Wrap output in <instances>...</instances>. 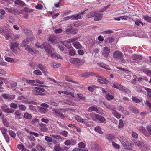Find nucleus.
<instances>
[{"mask_svg": "<svg viewBox=\"0 0 151 151\" xmlns=\"http://www.w3.org/2000/svg\"><path fill=\"white\" fill-rule=\"evenodd\" d=\"M143 17L144 19L146 21L151 22V17L147 15H144L143 16Z\"/></svg>", "mask_w": 151, "mask_h": 151, "instance_id": "33", "label": "nucleus"}, {"mask_svg": "<svg viewBox=\"0 0 151 151\" xmlns=\"http://www.w3.org/2000/svg\"><path fill=\"white\" fill-rule=\"evenodd\" d=\"M102 91L103 94L105 96L110 93V90L109 89L106 88H102Z\"/></svg>", "mask_w": 151, "mask_h": 151, "instance_id": "23", "label": "nucleus"}, {"mask_svg": "<svg viewBox=\"0 0 151 151\" xmlns=\"http://www.w3.org/2000/svg\"><path fill=\"white\" fill-rule=\"evenodd\" d=\"M74 47L76 49H81L82 48V45L78 42H76L73 44Z\"/></svg>", "mask_w": 151, "mask_h": 151, "instance_id": "24", "label": "nucleus"}, {"mask_svg": "<svg viewBox=\"0 0 151 151\" xmlns=\"http://www.w3.org/2000/svg\"><path fill=\"white\" fill-rule=\"evenodd\" d=\"M95 131L100 134H102L103 132L101 131V128L99 126H97L95 127L94 129Z\"/></svg>", "mask_w": 151, "mask_h": 151, "instance_id": "28", "label": "nucleus"}, {"mask_svg": "<svg viewBox=\"0 0 151 151\" xmlns=\"http://www.w3.org/2000/svg\"><path fill=\"white\" fill-rule=\"evenodd\" d=\"M75 119L78 121L83 123L87 124L88 123V120L86 119H83L81 116H76L75 117Z\"/></svg>", "mask_w": 151, "mask_h": 151, "instance_id": "13", "label": "nucleus"}, {"mask_svg": "<svg viewBox=\"0 0 151 151\" xmlns=\"http://www.w3.org/2000/svg\"><path fill=\"white\" fill-rule=\"evenodd\" d=\"M61 149V147L59 145H56L54 146V151H59Z\"/></svg>", "mask_w": 151, "mask_h": 151, "instance_id": "61", "label": "nucleus"}, {"mask_svg": "<svg viewBox=\"0 0 151 151\" xmlns=\"http://www.w3.org/2000/svg\"><path fill=\"white\" fill-rule=\"evenodd\" d=\"M50 65L54 68H57L60 66V63L55 62H51L50 63Z\"/></svg>", "mask_w": 151, "mask_h": 151, "instance_id": "21", "label": "nucleus"}, {"mask_svg": "<svg viewBox=\"0 0 151 151\" xmlns=\"http://www.w3.org/2000/svg\"><path fill=\"white\" fill-rule=\"evenodd\" d=\"M147 92V96L151 99V89L143 87Z\"/></svg>", "mask_w": 151, "mask_h": 151, "instance_id": "35", "label": "nucleus"}, {"mask_svg": "<svg viewBox=\"0 0 151 151\" xmlns=\"http://www.w3.org/2000/svg\"><path fill=\"white\" fill-rule=\"evenodd\" d=\"M96 12H92L90 13L87 16V17L88 18H91L94 16H95Z\"/></svg>", "mask_w": 151, "mask_h": 151, "instance_id": "39", "label": "nucleus"}, {"mask_svg": "<svg viewBox=\"0 0 151 151\" xmlns=\"http://www.w3.org/2000/svg\"><path fill=\"white\" fill-rule=\"evenodd\" d=\"M0 130L6 142L7 143H9V137L7 134V129L4 127H2L1 128Z\"/></svg>", "mask_w": 151, "mask_h": 151, "instance_id": "3", "label": "nucleus"}, {"mask_svg": "<svg viewBox=\"0 0 151 151\" xmlns=\"http://www.w3.org/2000/svg\"><path fill=\"white\" fill-rule=\"evenodd\" d=\"M71 20H77L80 19L81 18V16L80 14L74 15L71 16Z\"/></svg>", "mask_w": 151, "mask_h": 151, "instance_id": "26", "label": "nucleus"}, {"mask_svg": "<svg viewBox=\"0 0 151 151\" xmlns=\"http://www.w3.org/2000/svg\"><path fill=\"white\" fill-rule=\"evenodd\" d=\"M9 133L10 136L13 138H15L16 136V134L15 133L12 131H9Z\"/></svg>", "mask_w": 151, "mask_h": 151, "instance_id": "41", "label": "nucleus"}, {"mask_svg": "<svg viewBox=\"0 0 151 151\" xmlns=\"http://www.w3.org/2000/svg\"><path fill=\"white\" fill-rule=\"evenodd\" d=\"M110 49L107 47L103 48L101 52L103 55L105 57H107L110 52Z\"/></svg>", "mask_w": 151, "mask_h": 151, "instance_id": "6", "label": "nucleus"}, {"mask_svg": "<svg viewBox=\"0 0 151 151\" xmlns=\"http://www.w3.org/2000/svg\"><path fill=\"white\" fill-rule=\"evenodd\" d=\"M143 72L146 74L147 76L151 77V71L147 69H144Z\"/></svg>", "mask_w": 151, "mask_h": 151, "instance_id": "47", "label": "nucleus"}, {"mask_svg": "<svg viewBox=\"0 0 151 151\" xmlns=\"http://www.w3.org/2000/svg\"><path fill=\"white\" fill-rule=\"evenodd\" d=\"M37 148L38 151H46L44 148L40 145L37 146Z\"/></svg>", "mask_w": 151, "mask_h": 151, "instance_id": "60", "label": "nucleus"}, {"mask_svg": "<svg viewBox=\"0 0 151 151\" xmlns=\"http://www.w3.org/2000/svg\"><path fill=\"white\" fill-rule=\"evenodd\" d=\"M65 103L66 104L71 106H75L76 105V104L74 102H73L71 101L66 100Z\"/></svg>", "mask_w": 151, "mask_h": 151, "instance_id": "37", "label": "nucleus"}, {"mask_svg": "<svg viewBox=\"0 0 151 151\" xmlns=\"http://www.w3.org/2000/svg\"><path fill=\"white\" fill-rule=\"evenodd\" d=\"M124 125L123 122V121L120 119L119 121V123L118 125V128H122L123 127Z\"/></svg>", "mask_w": 151, "mask_h": 151, "instance_id": "62", "label": "nucleus"}, {"mask_svg": "<svg viewBox=\"0 0 151 151\" xmlns=\"http://www.w3.org/2000/svg\"><path fill=\"white\" fill-rule=\"evenodd\" d=\"M24 117L25 119H30L32 118V115L31 114L28 112H26L24 114Z\"/></svg>", "mask_w": 151, "mask_h": 151, "instance_id": "27", "label": "nucleus"}, {"mask_svg": "<svg viewBox=\"0 0 151 151\" xmlns=\"http://www.w3.org/2000/svg\"><path fill=\"white\" fill-rule=\"evenodd\" d=\"M15 3L19 5H24V3L21 0H17L15 1Z\"/></svg>", "mask_w": 151, "mask_h": 151, "instance_id": "43", "label": "nucleus"}, {"mask_svg": "<svg viewBox=\"0 0 151 151\" xmlns=\"http://www.w3.org/2000/svg\"><path fill=\"white\" fill-rule=\"evenodd\" d=\"M98 81L102 84L105 83L107 84L109 83V81L105 78L101 76L99 77L97 80Z\"/></svg>", "mask_w": 151, "mask_h": 151, "instance_id": "12", "label": "nucleus"}, {"mask_svg": "<svg viewBox=\"0 0 151 151\" xmlns=\"http://www.w3.org/2000/svg\"><path fill=\"white\" fill-rule=\"evenodd\" d=\"M53 138L56 139H61V140H64V138L60 136L57 135L52 134L50 135Z\"/></svg>", "mask_w": 151, "mask_h": 151, "instance_id": "29", "label": "nucleus"}, {"mask_svg": "<svg viewBox=\"0 0 151 151\" xmlns=\"http://www.w3.org/2000/svg\"><path fill=\"white\" fill-rule=\"evenodd\" d=\"M32 93L35 95H38L40 94V91L38 90L35 89L32 91Z\"/></svg>", "mask_w": 151, "mask_h": 151, "instance_id": "55", "label": "nucleus"}, {"mask_svg": "<svg viewBox=\"0 0 151 151\" xmlns=\"http://www.w3.org/2000/svg\"><path fill=\"white\" fill-rule=\"evenodd\" d=\"M57 38V37L52 35L49 37V41H50L52 43L56 44L58 43V42L56 40Z\"/></svg>", "mask_w": 151, "mask_h": 151, "instance_id": "16", "label": "nucleus"}, {"mask_svg": "<svg viewBox=\"0 0 151 151\" xmlns=\"http://www.w3.org/2000/svg\"><path fill=\"white\" fill-rule=\"evenodd\" d=\"M124 148L127 150H130L131 148V146L130 144H129L127 142L126 143V145H123Z\"/></svg>", "mask_w": 151, "mask_h": 151, "instance_id": "44", "label": "nucleus"}, {"mask_svg": "<svg viewBox=\"0 0 151 151\" xmlns=\"http://www.w3.org/2000/svg\"><path fill=\"white\" fill-rule=\"evenodd\" d=\"M45 49V51L50 56L55 59H62L63 58L56 53L53 52L54 49L50 44L46 42L44 43Z\"/></svg>", "mask_w": 151, "mask_h": 151, "instance_id": "1", "label": "nucleus"}, {"mask_svg": "<svg viewBox=\"0 0 151 151\" xmlns=\"http://www.w3.org/2000/svg\"><path fill=\"white\" fill-rule=\"evenodd\" d=\"M137 129L144 133L146 132L145 128L142 126L137 127Z\"/></svg>", "mask_w": 151, "mask_h": 151, "instance_id": "45", "label": "nucleus"}, {"mask_svg": "<svg viewBox=\"0 0 151 151\" xmlns=\"http://www.w3.org/2000/svg\"><path fill=\"white\" fill-rule=\"evenodd\" d=\"M78 39V38L77 37H74L71 38L70 39H68L67 40V42L68 44H70L71 43L73 42L74 41H76Z\"/></svg>", "mask_w": 151, "mask_h": 151, "instance_id": "30", "label": "nucleus"}, {"mask_svg": "<svg viewBox=\"0 0 151 151\" xmlns=\"http://www.w3.org/2000/svg\"><path fill=\"white\" fill-rule=\"evenodd\" d=\"M14 114L15 115L16 117H17L18 116L21 115V112L18 110H16L15 111Z\"/></svg>", "mask_w": 151, "mask_h": 151, "instance_id": "63", "label": "nucleus"}, {"mask_svg": "<svg viewBox=\"0 0 151 151\" xmlns=\"http://www.w3.org/2000/svg\"><path fill=\"white\" fill-rule=\"evenodd\" d=\"M5 59L6 61L9 62L13 63L14 61V59L9 57H6Z\"/></svg>", "mask_w": 151, "mask_h": 151, "instance_id": "50", "label": "nucleus"}, {"mask_svg": "<svg viewBox=\"0 0 151 151\" xmlns=\"http://www.w3.org/2000/svg\"><path fill=\"white\" fill-rule=\"evenodd\" d=\"M19 110L22 111H24L26 109L25 106L23 105H19Z\"/></svg>", "mask_w": 151, "mask_h": 151, "instance_id": "48", "label": "nucleus"}, {"mask_svg": "<svg viewBox=\"0 0 151 151\" xmlns=\"http://www.w3.org/2000/svg\"><path fill=\"white\" fill-rule=\"evenodd\" d=\"M34 73L38 75H42V72L39 70H36L33 72Z\"/></svg>", "mask_w": 151, "mask_h": 151, "instance_id": "58", "label": "nucleus"}, {"mask_svg": "<svg viewBox=\"0 0 151 151\" xmlns=\"http://www.w3.org/2000/svg\"><path fill=\"white\" fill-rule=\"evenodd\" d=\"M68 109H55L53 110L54 114L58 116L62 112H65L67 111Z\"/></svg>", "mask_w": 151, "mask_h": 151, "instance_id": "4", "label": "nucleus"}, {"mask_svg": "<svg viewBox=\"0 0 151 151\" xmlns=\"http://www.w3.org/2000/svg\"><path fill=\"white\" fill-rule=\"evenodd\" d=\"M78 147L79 148H84L85 147V145L83 142H81L78 144Z\"/></svg>", "mask_w": 151, "mask_h": 151, "instance_id": "54", "label": "nucleus"}, {"mask_svg": "<svg viewBox=\"0 0 151 151\" xmlns=\"http://www.w3.org/2000/svg\"><path fill=\"white\" fill-rule=\"evenodd\" d=\"M77 143L76 141L74 139L67 140L64 142V144L67 146L73 145Z\"/></svg>", "mask_w": 151, "mask_h": 151, "instance_id": "7", "label": "nucleus"}, {"mask_svg": "<svg viewBox=\"0 0 151 151\" xmlns=\"http://www.w3.org/2000/svg\"><path fill=\"white\" fill-rule=\"evenodd\" d=\"M40 43H37L35 45V47L40 48L43 49L44 48V43L42 45H40Z\"/></svg>", "mask_w": 151, "mask_h": 151, "instance_id": "49", "label": "nucleus"}, {"mask_svg": "<svg viewBox=\"0 0 151 151\" xmlns=\"http://www.w3.org/2000/svg\"><path fill=\"white\" fill-rule=\"evenodd\" d=\"M114 40V39L111 37H109L107 38L106 40H105V42L107 43H112Z\"/></svg>", "mask_w": 151, "mask_h": 151, "instance_id": "34", "label": "nucleus"}, {"mask_svg": "<svg viewBox=\"0 0 151 151\" xmlns=\"http://www.w3.org/2000/svg\"><path fill=\"white\" fill-rule=\"evenodd\" d=\"M102 17V14H95L94 20L95 21H99L101 20Z\"/></svg>", "mask_w": 151, "mask_h": 151, "instance_id": "19", "label": "nucleus"}, {"mask_svg": "<svg viewBox=\"0 0 151 151\" xmlns=\"http://www.w3.org/2000/svg\"><path fill=\"white\" fill-rule=\"evenodd\" d=\"M34 39V37H32L30 38H28L26 40H24L22 42L21 46L22 47H26V46H27V45L28 44L29 41L33 40Z\"/></svg>", "mask_w": 151, "mask_h": 151, "instance_id": "9", "label": "nucleus"}, {"mask_svg": "<svg viewBox=\"0 0 151 151\" xmlns=\"http://www.w3.org/2000/svg\"><path fill=\"white\" fill-rule=\"evenodd\" d=\"M45 139L46 141L49 142H51L52 140V139L50 137L48 136H46L45 137Z\"/></svg>", "mask_w": 151, "mask_h": 151, "instance_id": "57", "label": "nucleus"}, {"mask_svg": "<svg viewBox=\"0 0 151 151\" xmlns=\"http://www.w3.org/2000/svg\"><path fill=\"white\" fill-rule=\"evenodd\" d=\"M112 114L116 118L119 119L120 118L121 115V114L118 112L116 111L115 112L112 113Z\"/></svg>", "mask_w": 151, "mask_h": 151, "instance_id": "40", "label": "nucleus"}, {"mask_svg": "<svg viewBox=\"0 0 151 151\" xmlns=\"http://www.w3.org/2000/svg\"><path fill=\"white\" fill-rule=\"evenodd\" d=\"M96 122L105 123L106 122V120L104 117L98 115Z\"/></svg>", "mask_w": 151, "mask_h": 151, "instance_id": "11", "label": "nucleus"}, {"mask_svg": "<svg viewBox=\"0 0 151 151\" xmlns=\"http://www.w3.org/2000/svg\"><path fill=\"white\" fill-rule=\"evenodd\" d=\"M142 58V56L138 55H135L133 57V61H139L141 60Z\"/></svg>", "mask_w": 151, "mask_h": 151, "instance_id": "25", "label": "nucleus"}, {"mask_svg": "<svg viewBox=\"0 0 151 151\" xmlns=\"http://www.w3.org/2000/svg\"><path fill=\"white\" fill-rule=\"evenodd\" d=\"M97 65L99 67H101L107 70H110V68L109 67L108 65L103 63H97Z\"/></svg>", "mask_w": 151, "mask_h": 151, "instance_id": "15", "label": "nucleus"}, {"mask_svg": "<svg viewBox=\"0 0 151 151\" xmlns=\"http://www.w3.org/2000/svg\"><path fill=\"white\" fill-rule=\"evenodd\" d=\"M109 94V93L105 96L106 98L108 100H111L114 98V96Z\"/></svg>", "mask_w": 151, "mask_h": 151, "instance_id": "53", "label": "nucleus"}, {"mask_svg": "<svg viewBox=\"0 0 151 151\" xmlns=\"http://www.w3.org/2000/svg\"><path fill=\"white\" fill-rule=\"evenodd\" d=\"M98 115L93 113H91L89 114V116L91 119L95 122H96Z\"/></svg>", "mask_w": 151, "mask_h": 151, "instance_id": "20", "label": "nucleus"}, {"mask_svg": "<svg viewBox=\"0 0 151 151\" xmlns=\"http://www.w3.org/2000/svg\"><path fill=\"white\" fill-rule=\"evenodd\" d=\"M113 57L116 59H121L123 57V53L118 51H115L113 54Z\"/></svg>", "mask_w": 151, "mask_h": 151, "instance_id": "5", "label": "nucleus"}, {"mask_svg": "<svg viewBox=\"0 0 151 151\" xmlns=\"http://www.w3.org/2000/svg\"><path fill=\"white\" fill-rule=\"evenodd\" d=\"M14 111V110H12L9 108H6V109H5L4 110V112L7 113H12Z\"/></svg>", "mask_w": 151, "mask_h": 151, "instance_id": "59", "label": "nucleus"}, {"mask_svg": "<svg viewBox=\"0 0 151 151\" xmlns=\"http://www.w3.org/2000/svg\"><path fill=\"white\" fill-rule=\"evenodd\" d=\"M129 109L130 111L134 113H138L139 112V111L138 109L135 107H134L132 106H129Z\"/></svg>", "mask_w": 151, "mask_h": 151, "instance_id": "18", "label": "nucleus"}, {"mask_svg": "<svg viewBox=\"0 0 151 151\" xmlns=\"http://www.w3.org/2000/svg\"><path fill=\"white\" fill-rule=\"evenodd\" d=\"M119 140L120 142L123 145H126V143L127 142L126 139L124 137H120Z\"/></svg>", "mask_w": 151, "mask_h": 151, "instance_id": "32", "label": "nucleus"}, {"mask_svg": "<svg viewBox=\"0 0 151 151\" xmlns=\"http://www.w3.org/2000/svg\"><path fill=\"white\" fill-rule=\"evenodd\" d=\"M19 44L15 42H13L11 43L10 47L11 50H13L14 48H15L18 46Z\"/></svg>", "mask_w": 151, "mask_h": 151, "instance_id": "22", "label": "nucleus"}, {"mask_svg": "<svg viewBox=\"0 0 151 151\" xmlns=\"http://www.w3.org/2000/svg\"><path fill=\"white\" fill-rule=\"evenodd\" d=\"M132 100L133 101L137 103H139L141 102V101L136 97H132Z\"/></svg>", "mask_w": 151, "mask_h": 151, "instance_id": "42", "label": "nucleus"}, {"mask_svg": "<svg viewBox=\"0 0 151 151\" xmlns=\"http://www.w3.org/2000/svg\"><path fill=\"white\" fill-rule=\"evenodd\" d=\"M114 137L113 134H109L107 135L106 138L109 141H111L114 138Z\"/></svg>", "mask_w": 151, "mask_h": 151, "instance_id": "36", "label": "nucleus"}, {"mask_svg": "<svg viewBox=\"0 0 151 151\" xmlns=\"http://www.w3.org/2000/svg\"><path fill=\"white\" fill-rule=\"evenodd\" d=\"M69 54L70 55L73 56L75 55L76 51L74 49H72L70 50Z\"/></svg>", "mask_w": 151, "mask_h": 151, "instance_id": "64", "label": "nucleus"}, {"mask_svg": "<svg viewBox=\"0 0 151 151\" xmlns=\"http://www.w3.org/2000/svg\"><path fill=\"white\" fill-rule=\"evenodd\" d=\"M70 63L81 65L85 63V61L83 60L80 59L78 58H74L70 59Z\"/></svg>", "mask_w": 151, "mask_h": 151, "instance_id": "2", "label": "nucleus"}, {"mask_svg": "<svg viewBox=\"0 0 151 151\" xmlns=\"http://www.w3.org/2000/svg\"><path fill=\"white\" fill-rule=\"evenodd\" d=\"M25 47V50L29 53L33 54L37 53L38 52V51L37 50H34L33 49L31 48L28 45H27V46H26Z\"/></svg>", "mask_w": 151, "mask_h": 151, "instance_id": "8", "label": "nucleus"}, {"mask_svg": "<svg viewBox=\"0 0 151 151\" xmlns=\"http://www.w3.org/2000/svg\"><path fill=\"white\" fill-rule=\"evenodd\" d=\"M88 111L89 112H91L92 111H95L96 112L99 113L101 114H102L103 113L102 112H100L98 111V109L97 107L94 106L89 107L88 109Z\"/></svg>", "mask_w": 151, "mask_h": 151, "instance_id": "14", "label": "nucleus"}, {"mask_svg": "<svg viewBox=\"0 0 151 151\" xmlns=\"http://www.w3.org/2000/svg\"><path fill=\"white\" fill-rule=\"evenodd\" d=\"M37 67L43 73H45L47 69L46 67L45 66L42 64L39 63L37 64Z\"/></svg>", "mask_w": 151, "mask_h": 151, "instance_id": "10", "label": "nucleus"}, {"mask_svg": "<svg viewBox=\"0 0 151 151\" xmlns=\"http://www.w3.org/2000/svg\"><path fill=\"white\" fill-rule=\"evenodd\" d=\"M60 42L62 44L64 45L67 48H70L71 47V45L70 44H68L67 42V41L64 43L63 42Z\"/></svg>", "mask_w": 151, "mask_h": 151, "instance_id": "38", "label": "nucleus"}, {"mask_svg": "<svg viewBox=\"0 0 151 151\" xmlns=\"http://www.w3.org/2000/svg\"><path fill=\"white\" fill-rule=\"evenodd\" d=\"M3 122L4 125L6 127H8L9 126V124L8 122L7 119H3Z\"/></svg>", "mask_w": 151, "mask_h": 151, "instance_id": "51", "label": "nucleus"}, {"mask_svg": "<svg viewBox=\"0 0 151 151\" xmlns=\"http://www.w3.org/2000/svg\"><path fill=\"white\" fill-rule=\"evenodd\" d=\"M10 107L11 108L16 109L18 107V105L16 104L12 103L10 104Z\"/></svg>", "mask_w": 151, "mask_h": 151, "instance_id": "46", "label": "nucleus"}, {"mask_svg": "<svg viewBox=\"0 0 151 151\" xmlns=\"http://www.w3.org/2000/svg\"><path fill=\"white\" fill-rule=\"evenodd\" d=\"M39 125L40 127V129L43 132H45L48 130V128L46 127V124L43 123H40Z\"/></svg>", "mask_w": 151, "mask_h": 151, "instance_id": "17", "label": "nucleus"}, {"mask_svg": "<svg viewBox=\"0 0 151 151\" xmlns=\"http://www.w3.org/2000/svg\"><path fill=\"white\" fill-rule=\"evenodd\" d=\"M39 111L42 114H44L46 112V109L45 108L43 107L40 108L39 109Z\"/></svg>", "mask_w": 151, "mask_h": 151, "instance_id": "56", "label": "nucleus"}, {"mask_svg": "<svg viewBox=\"0 0 151 151\" xmlns=\"http://www.w3.org/2000/svg\"><path fill=\"white\" fill-rule=\"evenodd\" d=\"M113 87L117 89L123 88V86L117 83H114L113 85Z\"/></svg>", "mask_w": 151, "mask_h": 151, "instance_id": "31", "label": "nucleus"}, {"mask_svg": "<svg viewBox=\"0 0 151 151\" xmlns=\"http://www.w3.org/2000/svg\"><path fill=\"white\" fill-rule=\"evenodd\" d=\"M98 40L99 41V42H98V43L99 44L102 42H103L104 40V37L101 35H99L98 37Z\"/></svg>", "mask_w": 151, "mask_h": 151, "instance_id": "52", "label": "nucleus"}]
</instances>
